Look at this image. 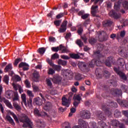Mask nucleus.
<instances>
[{"label": "nucleus", "mask_w": 128, "mask_h": 128, "mask_svg": "<svg viewBox=\"0 0 128 128\" xmlns=\"http://www.w3.org/2000/svg\"><path fill=\"white\" fill-rule=\"evenodd\" d=\"M128 90V86L122 84L120 86V90L119 89H112L110 94L114 96H122V92H126Z\"/></svg>", "instance_id": "1"}, {"label": "nucleus", "mask_w": 128, "mask_h": 128, "mask_svg": "<svg viewBox=\"0 0 128 128\" xmlns=\"http://www.w3.org/2000/svg\"><path fill=\"white\" fill-rule=\"evenodd\" d=\"M72 92L68 94V98L66 97H63L62 98V105L67 108L69 106V102L72 100V98L74 93L76 92L77 90L76 88L74 87L72 88Z\"/></svg>", "instance_id": "2"}, {"label": "nucleus", "mask_w": 128, "mask_h": 128, "mask_svg": "<svg viewBox=\"0 0 128 128\" xmlns=\"http://www.w3.org/2000/svg\"><path fill=\"white\" fill-rule=\"evenodd\" d=\"M108 106H110V108H116L118 107V104L116 102H114L112 100H108V102L106 104H102V110H103L106 114H109L110 115V109Z\"/></svg>", "instance_id": "3"}, {"label": "nucleus", "mask_w": 128, "mask_h": 128, "mask_svg": "<svg viewBox=\"0 0 128 128\" xmlns=\"http://www.w3.org/2000/svg\"><path fill=\"white\" fill-rule=\"evenodd\" d=\"M20 122L24 123V124L22 126V127L24 128H32V122L30 120V119L28 118V116L24 114V116H23V117L21 119Z\"/></svg>", "instance_id": "4"}, {"label": "nucleus", "mask_w": 128, "mask_h": 128, "mask_svg": "<svg viewBox=\"0 0 128 128\" xmlns=\"http://www.w3.org/2000/svg\"><path fill=\"white\" fill-rule=\"evenodd\" d=\"M113 70H114L115 72L117 74L118 76H120V78L122 80H124L126 82L128 80L126 76L124 73L122 71L120 70V68H119V67H114L113 68Z\"/></svg>", "instance_id": "5"}, {"label": "nucleus", "mask_w": 128, "mask_h": 128, "mask_svg": "<svg viewBox=\"0 0 128 128\" xmlns=\"http://www.w3.org/2000/svg\"><path fill=\"white\" fill-rule=\"evenodd\" d=\"M98 34L99 36H98V40L100 42H104L106 40H108V35L107 33H106L104 31H101L98 32Z\"/></svg>", "instance_id": "6"}, {"label": "nucleus", "mask_w": 128, "mask_h": 128, "mask_svg": "<svg viewBox=\"0 0 128 128\" xmlns=\"http://www.w3.org/2000/svg\"><path fill=\"white\" fill-rule=\"evenodd\" d=\"M40 96H41L42 100L40 99V98L38 97L36 98H35L34 99V100H33V103L36 105H39V106L42 105V101L44 102L46 101L44 96L42 94H40Z\"/></svg>", "instance_id": "7"}, {"label": "nucleus", "mask_w": 128, "mask_h": 128, "mask_svg": "<svg viewBox=\"0 0 128 128\" xmlns=\"http://www.w3.org/2000/svg\"><path fill=\"white\" fill-rule=\"evenodd\" d=\"M62 74L64 78L67 80H70L72 78V72L68 70H62Z\"/></svg>", "instance_id": "8"}, {"label": "nucleus", "mask_w": 128, "mask_h": 128, "mask_svg": "<svg viewBox=\"0 0 128 128\" xmlns=\"http://www.w3.org/2000/svg\"><path fill=\"white\" fill-rule=\"evenodd\" d=\"M78 66L80 70L83 72H88L90 68L84 62H78Z\"/></svg>", "instance_id": "9"}, {"label": "nucleus", "mask_w": 128, "mask_h": 128, "mask_svg": "<svg viewBox=\"0 0 128 128\" xmlns=\"http://www.w3.org/2000/svg\"><path fill=\"white\" fill-rule=\"evenodd\" d=\"M68 24V22L66 20L63 21L62 24L60 26V28H59L58 32L60 33H64L66 32V26Z\"/></svg>", "instance_id": "10"}, {"label": "nucleus", "mask_w": 128, "mask_h": 128, "mask_svg": "<svg viewBox=\"0 0 128 128\" xmlns=\"http://www.w3.org/2000/svg\"><path fill=\"white\" fill-rule=\"evenodd\" d=\"M80 116L82 118L88 119L90 118V113L88 110H84L80 112Z\"/></svg>", "instance_id": "11"}, {"label": "nucleus", "mask_w": 128, "mask_h": 128, "mask_svg": "<svg viewBox=\"0 0 128 128\" xmlns=\"http://www.w3.org/2000/svg\"><path fill=\"white\" fill-rule=\"evenodd\" d=\"M78 124L82 128H89L88 122L82 120V119L78 120Z\"/></svg>", "instance_id": "12"}, {"label": "nucleus", "mask_w": 128, "mask_h": 128, "mask_svg": "<svg viewBox=\"0 0 128 128\" xmlns=\"http://www.w3.org/2000/svg\"><path fill=\"white\" fill-rule=\"evenodd\" d=\"M109 16L116 20H118L121 17V14H118L114 10H112L109 12Z\"/></svg>", "instance_id": "13"}, {"label": "nucleus", "mask_w": 128, "mask_h": 128, "mask_svg": "<svg viewBox=\"0 0 128 128\" xmlns=\"http://www.w3.org/2000/svg\"><path fill=\"white\" fill-rule=\"evenodd\" d=\"M104 62L106 66L108 67L112 66V64L114 62V58L112 56H109Z\"/></svg>", "instance_id": "14"}, {"label": "nucleus", "mask_w": 128, "mask_h": 128, "mask_svg": "<svg viewBox=\"0 0 128 128\" xmlns=\"http://www.w3.org/2000/svg\"><path fill=\"white\" fill-rule=\"evenodd\" d=\"M103 26L104 28L112 27L114 26V22L110 20H106L103 22Z\"/></svg>", "instance_id": "15"}, {"label": "nucleus", "mask_w": 128, "mask_h": 128, "mask_svg": "<svg viewBox=\"0 0 128 128\" xmlns=\"http://www.w3.org/2000/svg\"><path fill=\"white\" fill-rule=\"evenodd\" d=\"M118 103L121 106H123L125 107L126 108H128V100H122L120 99L117 100Z\"/></svg>", "instance_id": "16"}, {"label": "nucleus", "mask_w": 128, "mask_h": 128, "mask_svg": "<svg viewBox=\"0 0 128 128\" xmlns=\"http://www.w3.org/2000/svg\"><path fill=\"white\" fill-rule=\"evenodd\" d=\"M93 57L97 58V60L103 58V56L100 54V50H96L94 52Z\"/></svg>", "instance_id": "17"}, {"label": "nucleus", "mask_w": 128, "mask_h": 128, "mask_svg": "<svg viewBox=\"0 0 128 128\" xmlns=\"http://www.w3.org/2000/svg\"><path fill=\"white\" fill-rule=\"evenodd\" d=\"M97 117L98 119L101 120L102 121L104 120H106V117L104 115V114L101 111H99L97 112Z\"/></svg>", "instance_id": "18"}, {"label": "nucleus", "mask_w": 128, "mask_h": 128, "mask_svg": "<svg viewBox=\"0 0 128 128\" xmlns=\"http://www.w3.org/2000/svg\"><path fill=\"white\" fill-rule=\"evenodd\" d=\"M62 77H60V76H58V74L54 76V78H52V82H54V84H58L59 82H62Z\"/></svg>", "instance_id": "19"}, {"label": "nucleus", "mask_w": 128, "mask_h": 128, "mask_svg": "<svg viewBox=\"0 0 128 128\" xmlns=\"http://www.w3.org/2000/svg\"><path fill=\"white\" fill-rule=\"evenodd\" d=\"M118 52L119 55L122 57H124L126 54V50L124 47H120L118 50Z\"/></svg>", "instance_id": "20"}, {"label": "nucleus", "mask_w": 128, "mask_h": 128, "mask_svg": "<svg viewBox=\"0 0 128 128\" xmlns=\"http://www.w3.org/2000/svg\"><path fill=\"white\" fill-rule=\"evenodd\" d=\"M98 6H92L91 9H92V11H91V14L93 16H96V12H97V8Z\"/></svg>", "instance_id": "21"}, {"label": "nucleus", "mask_w": 128, "mask_h": 128, "mask_svg": "<svg viewBox=\"0 0 128 128\" xmlns=\"http://www.w3.org/2000/svg\"><path fill=\"white\" fill-rule=\"evenodd\" d=\"M26 66H28V64H26V62H22L19 64V68H21L23 67V70L24 71H26L28 70V67H26Z\"/></svg>", "instance_id": "22"}, {"label": "nucleus", "mask_w": 128, "mask_h": 128, "mask_svg": "<svg viewBox=\"0 0 128 128\" xmlns=\"http://www.w3.org/2000/svg\"><path fill=\"white\" fill-rule=\"evenodd\" d=\"M12 64H9L8 65L6 66V67H5L4 69V72L5 73H6L8 72L12 71Z\"/></svg>", "instance_id": "23"}, {"label": "nucleus", "mask_w": 128, "mask_h": 128, "mask_svg": "<svg viewBox=\"0 0 128 128\" xmlns=\"http://www.w3.org/2000/svg\"><path fill=\"white\" fill-rule=\"evenodd\" d=\"M96 75L98 78H102L103 76L102 74V70L99 68L96 69Z\"/></svg>", "instance_id": "24"}, {"label": "nucleus", "mask_w": 128, "mask_h": 128, "mask_svg": "<svg viewBox=\"0 0 128 128\" xmlns=\"http://www.w3.org/2000/svg\"><path fill=\"white\" fill-rule=\"evenodd\" d=\"M120 5L121 2L120 1H118L117 2L115 3L114 6V8L115 10H116V12H118L120 10Z\"/></svg>", "instance_id": "25"}, {"label": "nucleus", "mask_w": 128, "mask_h": 128, "mask_svg": "<svg viewBox=\"0 0 128 128\" xmlns=\"http://www.w3.org/2000/svg\"><path fill=\"white\" fill-rule=\"evenodd\" d=\"M52 106V104L50 102H47L45 104H44V109L46 110V111H48L49 108Z\"/></svg>", "instance_id": "26"}, {"label": "nucleus", "mask_w": 128, "mask_h": 128, "mask_svg": "<svg viewBox=\"0 0 128 128\" xmlns=\"http://www.w3.org/2000/svg\"><path fill=\"white\" fill-rule=\"evenodd\" d=\"M60 48H61L60 50H62V53H68L69 52V50L64 46H63L62 44H60Z\"/></svg>", "instance_id": "27"}, {"label": "nucleus", "mask_w": 128, "mask_h": 128, "mask_svg": "<svg viewBox=\"0 0 128 128\" xmlns=\"http://www.w3.org/2000/svg\"><path fill=\"white\" fill-rule=\"evenodd\" d=\"M77 32L78 34L80 36H81L82 32H84V28H82V24L78 25V28Z\"/></svg>", "instance_id": "28"}, {"label": "nucleus", "mask_w": 128, "mask_h": 128, "mask_svg": "<svg viewBox=\"0 0 128 128\" xmlns=\"http://www.w3.org/2000/svg\"><path fill=\"white\" fill-rule=\"evenodd\" d=\"M70 58L74 60H78L80 58V56L78 54H70Z\"/></svg>", "instance_id": "29"}, {"label": "nucleus", "mask_w": 128, "mask_h": 128, "mask_svg": "<svg viewBox=\"0 0 128 128\" xmlns=\"http://www.w3.org/2000/svg\"><path fill=\"white\" fill-rule=\"evenodd\" d=\"M122 114L128 118V120H124L125 124L128 125V110H122Z\"/></svg>", "instance_id": "30"}, {"label": "nucleus", "mask_w": 128, "mask_h": 128, "mask_svg": "<svg viewBox=\"0 0 128 128\" xmlns=\"http://www.w3.org/2000/svg\"><path fill=\"white\" fill-rule=\"evenodd\" d=\"M98 124L101 128H108V126L102 120L98 122Z\"/></svg>", "instance_id": "31"}, {"label": "nucleus", "mask_w": 128, "mask_h": 128, "mask_svg": "<svg viewBox=\"0 0 128 128\" xmlns=\"http://www.w3.org/2000/svg\"><path fill=\"white\" fill-rule=\"evenodd\" d=\"M122 6L124 8V10H128V1H124L122 3Z\"/></svg>", "instance_id": "32"}, {"label": "nucleus", "mask_w": 128, "mask_h": 128, "mask_svg": "<svg viewBox=\"0 0 128 128\" xmlns=\"http://www.w3.org/2000/svg\"><path fill=\"white\" fill-rule=\"evenodd\" d=\"M117 64L119 66H124V60L123 58H119L117 60Z\"/></svg>", "instance_id": "33"}, {"label": "nucleus", "mask_w": 128, "mask_h": 128, "mask_svg": "<svg viewBox=\"0 0 128 128\" xmlns=\"http://www.w3.org/2000/svg\"><path fill=\"white\" fill-rule=\"evenodd\" d=\"M6 118L10 124H12V125H15V123L14 122V120L12 118L10 117V116H6Z\"/></svg>", "instance_id": "34"}, {"label": "nucleus", "mask_w": 128, "mask_h": 128, "mask_svg": "<svg viewBox=\"0 0 128 128\" xmlns=\"http://www.w3.org/2000/svg\"><path fill=\"white\" fill-rule=\"evenodd\" d=\"M58 64L60 65L65 66H66L67 64V61L62 60V59H59L58 61Z\"/></svg>", "instance_id": "35"}, {"label": "nucleus", "mask_w": 128, "mask_h": 128, "mask_svg": "<svg viewBox=\"0 0 128 128\" xmlns=\"http://www.w3.org/2000/svg\"><path fill=\"white\" fill-rule=\"evenodd\" d=\"M121 124L118 120H112V126L118 127L119 125Z\"/></svg>", "instance_id": "36"}, {"label": "nucleus", "mask_w": 128, "mask_h": 128, "mask_svg": "<svg viewBox=\"0 0 128 128\" xmlns=\"http://www.w3.org/2000/svg\"><path fill=\"white\" fill-rule=\"evenodd\" d=\"M121 116V112L118 110H116L114 112V116L116 118H120Z\"/></svg>", "instance_id": "37"}, {"label": "nucleus", "mask_w": 128, "mask_h": 128, "mask_svg": "<svg viewBox=\"0 0 128 128\" xmlns=\"http://www.w3.org/2000/svg\"><path fill=\"white\" fill-rule=\"evenodd\" d=\"M95 62H96L95 60H92L91 62H88V68H94V66H96Z\"/></svg>", "instance_id": "38"}, {"label": "nucleus", "mask_w": 128, "mask_h": 128, "mask_svg": "<svg viewBox=\"0 0 128 128\" xmlns=\"http://www.w3.org/2000/svg\"><path fill=\"white\" fill-rule=\"evenodd\" d=\"M89 44H91L92 46L94 45L96 42V39L92 38L88 40Z\"/></svg>", "instance_id": "39"}, {"label": "nucleus", "mask_w": 128, "mask_h": 128, "mask_svg": "<svg viewBox=\"0 0 128 128\" xmlns=\"http://www.w3.org/2000/svg\"><path fill=\"white\" fill-rule=\"evenodd\" d=\"M46 84H47L48 86H49L50 88H52L53 87L52 81L50 79H46Z\"/></svg>", "instance_id": "40"}, {"label": "nucleus", "mask_w": 128, "mask_h": 128, "mask_svg": "<svg viewBox=\"0 0 128 128\" xmlns=\"http://www.w3.org/2000/svg\"><path fill=\"white\" fill-rule=\"evenodd\" d=\"M89 125L88 128H98V126L95 122H91Z\"/></svg>", "instance_id": "41"}, {"label": "nucleus", "mask_w": 128, "mask_h": 128, "mask_svg": "<svg viewBox=\"0 0 128 128\" xmlns=\"http://www.w3.org/2000/svg\"><path fill=\"white\" fill-rule=\"evenodd\" d=\"M38 52L40 54L42 55L46 52V49L44 47L39 48L38 50Z\"/></svg>", "instance_id": "42"}, {"label": "nucleus", "mask_w": 128, "mask_h": 128, "mask_svg": "<svg viewBox=\"0 0 128 128\" xmlns=\"http://www.w3.org/2000/svg\"><path fill=\"white\" fill-rule=\"evenodd\" d=\"M92 60H96L95 64L97 66H100V64L104 62V61L103 62L101 61L100 59H98V60L96 59H94Z\"/></svg>", "instance_id": "43"}, {"label": "nucleus", "mask_w": 128, "mask_h": 128, "mask_svg": "<svg viewBox=\"0 0 128 128\" xmlns=\"http://www.w3.org/2000/svg\"><path fill=\"white\" fill-rule=\"evenodd\" d=\"M76 44L80 47L82 48V46H84V42L80 40H76Z\"/></svg>", "instance_id": "44"}, {"label": "nucleus", "mask_w": 128, "mask_h": 128, "mask_svg": "<svg viewBox=\"0 0 128 128\" xmlns=\"http://www.w3.org/2000/svg\"><path fill=\"white\" fill-rule=\"evenodd\" d=\"M52 50L54 52H58V50H62V48H60V46L57 47H52Z\"/></svg>", "instance_id": "45"}, {"label": "nucleus", "mask_w": 128, "mask_h": 128, "mask_svg": "<svg viewBox=\"0 0 128 128\" xmlns=\"http://www.w3.org/2000/svg\"><path fill=\"white\" fill-rule=\"evenodd\" d=\"M12 94V91L11 90H7L5 92V96H6L7 98H10Z\"/></svg>", "instance_id": "46"}, {"label": "nucleus", "mask_w": 128, "mask_h": 128, "mask_svg": "<svg viewBox=\"0 0 128 128\" xmlns=\"http://www.w3.org/2000/svg\"><path fill=\"white\" fill-rule=\"evenodd\" d=\"M21 98H22V102H23L24 104L26 106L27 105V103L26 102V94H22Z\"/></svg>", "instance_id": "47"}, {"label": "nucleus", "mask_w": 128, "mask_h": 128, "mask_svg": "<svg viewBox=\"0 0 128 128\" xmlns=\"http://www.w3.org/2000/svg\"><path fill=\"white\" fill-rule=\"evenodd\" d=\"M74 101H78V102H80L82 98L81 96H80V94H78L77 96H74Z\"/></svg>", "instance_id": "48"}, {"label": "nucleus", "mask_w": 128, "mask_h": 128, "mask_svg": "<svg viewBox=\"0 0 128 128\" xmlns=\"http://www.w3.org/2000/svg\"><path fill=\"white\" fill-rule=\"evenodd\" d=\"M10 80V78L8 76L6 75L4 76V78H3V82H5L6 84H8V81Z\"/></svg>", "instance_id": "49"}, {"label": "nucleus", "mask_w": 128, "mask_h": 128, "mask_svg": "<svg viewBox=\"0 0 128 128\" xmlns=\"http://www.w3.org/2000/svg\"><path fill=\"white\" fill-rule=\"evenodd\" d=\"M34 114L35 116H41L40 112L37 108H34Z\"/></svg>", "instance_id": "50"}, {"label": "nucleus", "mask_w": 128, "mask_h": 128, "mask_svg": "<svg viewBox=\"0 0 128 128\" xmlns=\"http://www.w3.org/2000/svg\"><path fill=\"white\" fill-rule=\"evenodd\" d=\"M32 98H29L28 100V106H29V108H32Z\"/></svg>", "instance_id": "51"}, {"label": "nucleus", "mask_w": 128, "mask_h": 128, "mask_svg": "<svg viewBox=\"0 0 128 128\" xmlns=\"http://www.w3.org/2000/svg\"><path fill=\"white\" fill-rule=\"evenodd\" d=\"M14 98H13L14 101H18L19 100V96L18 94V92H14Z\"/></svg>", "instance_id": "52"}, {"label": "nucleus", "mask_w": 128, "mask_h": 128, "mask_svg": "<svg viewBox=\"0 0 128 128\" xmlns=\"http://www.w3.org/2000/svg\"><path fill=\"white\" fill-rule=\"evenodd\" d=\"M16 110L18 111L20 110H21V107L20 106L18 105L17 103H14L13 104Z\"/></svg>", "instance_id": "53"}, {"label": "nucleus", "mask_w": 128, "mask_h": 128, "mask_svg": "<svg viewBox=\"0 0 128 128\" xmlns=\"http://www.w3.org/2000/svg\"><path fill=\"white\" fill-rule=\"evenodd\" d=\"M60 23H62V20H56L54 21V24L56 26V27L60 26Z\"/></svg>", "instance_id": "54"}, {"label": "nucleus", "mask_w": 128, "mask_h": 128, "mask_svg": "<svg viewBox=\"0 0 128 128\" xmlns=\"http://www.w3.org/2000/svg\"><path fill=\"white\" fill-rule=\"evenodd\" d=\"M80 16L83 20H85L86 18H88L90 16V14H85L84 15H82Z\"/></svg>", "instance_id": "55"}, {"label": "nucleus", "mask_w": 128, "mask_h": 128, "mask_svg": "<svg viewBox=\"0 0 128 128\" xmlns=\"http://www.w3.org/2000/svg\"><path fill=\"white\" fill-rule=\"evenodd\" d=\"M26 94H28L29 98H33L34 97V94H32L31 90H28L26 92Z\"/></svg>", "instance_id": "56"}, {"label": "nucleus", "mask_w": 128, "mask_h": 128, "mask_svg": "<svg viewBox=\"0 0 128 128\" xmlns=\"http://www.w3.org/2000/svg\"><path fill=\"white\" fill-rule=\"evenodd\" d=\"M39 73L38 72H34V73H33V78H36V80H38L39 78Z\"/></svg>", "instance_id": "57"}, {"label": "nucleus", "mask_w": 128, "mask_h": 128, "mask_svg": "<svg viewBox=\"0 0 128 128\" xmlns=\"http://www.w3.org/2000/svg\"><path fill=\"white\" fill-rule=\"evenodd\" d=\"M60 58V56L57 53H55L52 56V60H55L56 58Z\"/></svg>", "instance_id": "58"}, {"label": "nucleus", "mask_w": 128, "mask_h": 128, "mask_svg": "<svg viewBox=\"0 0 128 128\" xmlns=\"http://www.w3.org/2000/svg\"><path fill=\"white\" fill-rule=\"evenodd\" d=\"M81 38L82 40H83V42H84V44L88 43V37H86V36H82Z\"/></svg>", "instance_id": "59"}, {"label": "nucleus", "mask_w": 128, "mask_h": 128, "mask_svg": "<svg viewBox=\"0 0 128 128\" xmlns=\"http://www.w3.org/2000/svg\"><path fill=\"white\" fill-rule=\"evenodd\" d=\"M64 12H60V14H58V15L56 16V18L57 19H60L62 17H64Z\"/></svg>", "instance_id": "60"}, {"label": "nucleus", "mask_w": 128, "mask_h": 128, "mask_svg": "<svg viewBox=\"0 0 128 128\" xmlns=\"http://www.w3.org/2000/svg\"><path fill=\"white\" fill-rule=\"evenodd\" d=\"M103 74H104V76H106V78L110 76V73L108 70H104Z\"/></svg>", "instance_id": "61"}, {"label": "nucleus", "mask_w": 128, "mask_h": 128, "mask_svg": "<svg viewBox=\"0 0 128 128\" xmlns=\"http://www.w3.org/2000/svg\"><path fill=\"white\" fill-rule=\"evenodd\" d=\"M22 61V59L20 58H18L15 60L14 63V65L16 66L18 64L19 62Z\"/></svg>", "instance_id": "62"}, {"label": "nucleus", "mask_w": 128, "mask_h": 128, "mask_svg": "<svg viewBox=\"0 0 128 128\" xmlns=\"http://www.w3.org/2000/svg\"><path fill=\"white\" fill-rule=\"evenodd\" d=\"M24 84H26V88H30V82H28V80H26V81H24Z\"/></svg>", "instance_id": "63"}, {"label": "nucleus", "mask_w": 128, "mask_h": 128, "mask_svg": "<svg viewBox=\"0 0 128 128\" xmlns=\"http://www.w3.org/2000/svg\"><path fill=\"white\" fill-rule=\"evenodd\" d=\"M75 79L78 80H82L81 74H76Z\"/></svg>", "instance_id": "64"}]
</instances>
